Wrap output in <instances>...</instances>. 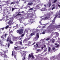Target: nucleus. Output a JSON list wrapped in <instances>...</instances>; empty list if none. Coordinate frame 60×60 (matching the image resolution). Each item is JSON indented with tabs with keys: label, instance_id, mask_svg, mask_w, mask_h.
Segmentation results:
<instances>
[{
	"label": "nucleus",
	"instance_id": "f257e3e1",
	"mask_svg": "<svg viewBox=\"0 0 60 60\" xmlns=\"http://www.w3.org/2000/svg\"><path fill=\"white\" fill-rule=\"evenodd\" d=\"M58 15H60V10H59V13L58 14H57H57H56V15H55V17L54 18V19H53L52 20V23L51 24H52V25L53 24H54V23H55V19L57 17V16ZM60 27V25H58L56 26H55L54 25H52V29H53V30H55V29H57V28H58L59 27Z\"/></svg>",
	"mask_w": 60,
	"mask_h": 60
},
{
	"label": "nucleus",
	"instance_id": "f03ea898",
	"mask_svg": "<svg viewBox=\"0 0 60 60\" xmlns=\"http://www.w3.org/2000/svg\"><path fill=\"white\" fill-rule=\"evenodd\" d=\"M5 53V52H4V51H3L2 53L1 52H0V56H3V55L4 56V57H6L7 56L4 54V53L5 54H6Z\"/></svg>",
	"mask_w": 60,
	"mask_h": 60
},
{
	"label": "nucleus",
	"instance_id": "7ed1b4c3",
	"mask_svg": "<svg viewBox=\"0 0 60 60\" xmlns=\"http://www.w3.org/2000/svg\"><path fill=\"white\" fill-rule=\"evenodd\" d=\"M17 32L19 34H21L23 33V30H19L17 31Z\"/></svg>",
	"mask_w": 60,
	"mask_h": 60
},
{
	"label": "nucleus",
	"instance_id": "20e7f679",
	"mask_svg": "<svg viewBox=\"0 0 60 60\" xmlns=\"http://www.w3.org/2000/svg\"><path fill=\"white\" fill-rule=\"evenodd\" d=\"M14 18V17H13V18L11 20H10L8 22V24L9 25H10V26L11 25V23H12V22L13 21V20Z\"/></svg>",
	"mask_w": 60,
	"mask_h": 60
},
{
	"label": "nucleus",
	"instance_id": "39448f33",
	"mask_svg": "<svg viewBox=\"0 0 60 60\" xmlns=\"http://www.w3.org/2000/svg\"><path fill=\"white\" fill-rule=\"evenodd\" d=\"M30 18H32L31 19H30V20H29V22H31V23H33L34 22V20L33 19V18H32V17L31 16H30Z\"/></svg>",
	"mask_w": 60,
	"mask_h": 60
},
{
	"label": "nucleus",
	"instance_id": "423d86ee",
	"mask_svg": "<svg viewBox=\"0 0 60 60\" xmlns=\"http://www.w3.org/2000/svg\"><path fill=\"white\" fill-rule=\"evenodd\" d=\"M39 33H37V34L35 38V39L36 40H38V38H39Z\"/></svg>",
	"mask_w": 60,
	"mask_h": 60
},
{
	"label": "nucleus",
	"instance_id": "0eeeda50",
	"mask_svg": "<svg viewBox=\"0 0 60 60\" xmlns=\"http://www.w3.org/2000/svg\"><path fill=\"white\" fill-rule=\"evenodd\" d=\"M30 39V38H27L26 39L24 40L23 41V42H26L27 41V40H29Z\"/></svg>",
	"mask_w": 60,
	"mask_h": 60
},
{
	"label": "nucleus",
	"instance_id": "6e6552de",
	"mask_svg": "<svg viewBox=\"0 0 60 60\" xmlns=\"http://www.w3.org/2000/svg\"><path fill=\"white\" fill-rule=\"evenodd\" d=\"M51 18L49 17H46L45 18H44L43 19L44 20H46V19H50Z\"/></svg>",
	"mask_w": 60,
	"mask_h": 60
},
{
	"label": "nucleus",
	"instance_id": "1a4fd4ad",
	"mask_svg": "<svg viewBox=\"0 0 60 60\" xmlns=\"http://www.w3.org/2000/svg\"><path fill=\"white\" fill-rule=\"evenodd\" d=\"M31 42L30 41H29V44H26V45H27V46H30V44H31Z\"/></svg>",
	"mask_w": 60,
	"mask_h": 60
},
{
	"label": "nucleus",
	"instance_id": "9d476101",
	"mask_svg": "<svg viewBox=\"0 0 60 60\" xmlns=\"http://www.w3.org/2000/svg\"><path fill=\"white\" fill-rule=\"evenodd\" d=\"M33 54L34 53H31V56L32 58H34V56H33Z\"/></svg>",
	"mask_w": 60,
	"mask_h": 60
},
{
	"label": "nucleus",
	"instance_id": "9b49d317",
	"mask_svg": "<svg viewBox=\"0 0 60 60\" xmlns=\"http://www.w3.org/2000/svg\"><path fill=\"white\" fill-rule=\"evenodd\" d=\"M49 1L50 2V3H49V7L51 5V1H50V0H49Z\"/></svg>",
	"mask_w": 60,
	"mask_h": 60
},
{
	"label": "nucleus",
	"instance_id": "f8f14e48",
	"mask_svg": "<svg viewBox=\"0 0 60 60\" xmlns=\"http://www.w3.org/2000/svg\"><path fill=\"white\" fill-rule=\"evenodd\" d=\"M41 11H44L46 10V8H44L41 9Z\"/></svg>",
	"mask_w": 60,
	"mask_h": 60
},
{
	"label": "nucleus",
	"instance_id": "ddd939ff",
	"mask_svg": "<svg viewBox=\"0 0 60 60\" xmlns=\"http://www.w3.org/2000/svg\"><path fill=\"white\" fill-rule=\"evenodd\" d=\"M55 34H56V36H57V37H58L59 36V34L57 32L55 33Z\"/></svg>",
	"mask_w": 60,
	"mask_h": 60
},
{
	"label": "nucleus",
	"instance_id": "4468645a",
	"mask_svg": "<svg viewBox=\"0 0 60 60\" xmlns=\"http://www.w3.org/2000/svg\"><path fill=\"white\" fill-rule=\"evenodd\" d=\"M55 45L56 46H56V47H59V45H58V44H57V43H56L55 44Z\"/></svg>",
	"mask_w": 60,
	"mask_h": 60
},
{
	"label": "nucleus",
	"instance_id": "2eb2a0df",
	"mask_svg": "<svg viewBox=\"0 0 60 60\" xmlns=\"http://www.w3.org/2000/svg\"><path fill=\"white\" fill-rule=\"evenodd\" d=\"M16 39H17V37H13V40H16Z\"/></svg>",
	"mask_w": 60,
	"mask_h": 60
},
{
	"label": "nucleus",
	"instance_id": "dca6fc26",
	"mask_svg": "<svg viewBox=\"0 0 60 60\" xmlns=\"http://www.w3.org/2000/svg\"><path fill=\"white\" fill-rule=\"evenodd\" d=\"M9 26H10L9 25L7 26H6V27H5V29H7V28H8V27H9Z\"/></svg>",
	"mask_w": 60,
	"mask_h": 60
},
{
	"label": "nucleus",
	"instance_id": "f3484780",
	"mask_svg": "<svg viewBox=\"0 0 60 60\" xmlns=\"http://www.w3.org/2000/svg\"><path fill=\"white\" fill-rule=\"evenodd\" d=\"M32 4V3H28V5H31V4Z\"/></svg>",
	"mask_w": 60,
	"mask_h": 60
},
{
	"label": "nucleus",
	"instance_id": "a211bd4d",
	"mask_svg": "<svg viewBox=\"0 0 60 60\" xmlns=\"http://www.w3.org/2000/svg\"><path fill=\"white\" fill-rule=\"evenodd\" d=\"M34 33H32L31 34L30 36H32V35H34Z\"/></svg>",
	"mask_w": 60,
	"mask_h": 60
},
{
	"label": "nucleus",
	"instance_id": "6ab92c4d",
	"mask_svg": "<svg viewBox=\"0 0 60 60\" xmlns=\"http://www.w3.org/2000/svg\"><path fill=\"white\" fill-rule=\"evenodd\" d=\"M52 42L54 43L55 41V40L54 39H52Z\"/></svg>",
	"mask_w": 60,
	"mask_h": 60
},
{
	"label": "nucleus",
	"instance_id": "aec40b11",
	"mask_svg": "<svg viewBox=\"0 0 60 60\" xmlns=\"http://www.w3.org/2000/svg\"><path fill=\"white\" fill-rule=\"evenodd\" d=\"M52 6H53V7H55V8H56V5H55V4H53L52 5Z\"/></svg>",
	"mask_w": 60,
	"mask_h": 60
},
{
	"label": "nucleus",
	"instance_id": "412c9836",
	"mask_svg": "<svg viewBox=\"0 0 60 60\" xmlns=\"http://www.w3.org/2000/svg\"><path fill=\"white\" fill-rule=\"evenodd\" d=\"M36 45L37 46H36V47H35V49H37V47H38V44H36Z\"/></svg>",
	"mask_w": 60,
	"mask_h": 60
},
{
	"label": "nucleus",
	"instance_id": "4be33fe9",
	"mask_svg": "<svg viewBox=\"0 0 60 60\" xmlns=\"http://www.w3.org/2000/svg\"><path fill=\"white\" fill-rule=\"evenodd\" d=\"M9 41H10V43H13V42L11 41V40H10Z\"/></svg>",
	"mask_w": 60,
	"mask_h": 60
},
{
	"label": "nucleus",
	"instance_id": "5701e85b",
	"mask_svg": "<svg viewBox=\"0 0 60 60\" xmlns=\"http://www.w3.org/2000/svg\"><path fill=\"white\" fill-rule=\"evenodd\" d=\"M1 39H4V36H2L1 37Z\"/></svg>",
	"mask_w": 60,
	"mask_h": 60
},
{
	"label": "nucleus",
	"instance_id": "b1692460",
	"mask_svg": "<svg viewBox=\"0 0 60 60\" xmlns=\"http://www.w3.org/2000/svg\"><path fill=\"white\" fill-rule=\"evenodd\" d=\"M20 13V12H19L18 13L17 15V16H19V15H20V14H19Z\"/></svg>",
	"mask_w": 60,
	"mask_h": 60
},
{
	"label": "nucleus",
	"instance_id": "393cba45",
	"mask_svg": "<svg viewBox=\"0 0 60 60\" xmlns=\"http://www.w3.org/2000/svg\"><path fill=\"white\" fill-rule=\"evenodd\" d=\"M17 9V8H12V11H14V9Z\"/></svg>",
	"mask_w": 60,
	"mask_h": 60
},
{
	"label": "nucleus",
	"instance_id": "a878e982",
	"mask_svg": "<svg viewBox=\"0 0 60 60\" xmlns=\"http://www.w3.org/2000/svg\"><path fill=\"white\" fill-rule=\"evenodd\" d=\"M15 4V2H12L11 4Z\"/></svg>",
	"mask_w": 60,
	"mask_h": 60
},
{
	"label": "nucleus",
	"instance_id": "bb28decb",
	"mask_svg": "<svg viewBox=\"0 0 60 60\" xmlns=\"http://www.w3.org/2000/svg\"><path fill=\"white\" fill-rule=\"evenodd\" d=\"M0 29H1L2 30H4V27L1 28Z\"/></svg>",
	"mask_w": 60,
	"mask_h": 60
},
{
	"label": "nucleus",
	"instance_id": "cd10ccee",
	"mask_svg": "<svg viewBox=\"0 0 60 60\" xmlns=\"http://www.w3.org/2000/svg\"><path fill=\"white\" fill-rule=\"evenodd\" d=\"M57 1V0H55L53 2L54 3H56V2Z\"/></svg>",
	"mask_w": 60,
	"mask_h": 60
},
{
	"label": "nucleus",
	"instance_id": "c85d7f7f",
	"mask_svg": "<svg viewBox=\"0 0 60 60\" xmlns=\"http://www.w3.org/2000/svg\"><path fill=\"white\" fill-rule=\"evenodd\" d=\"M14 52H13V51L12 52V56H13V55L14 54Z\"/></svg>",
	"mask_w": 60,
	"mask_h": 60
},
{
	"label": "nucleus",
	"instance_id": "c756f323",
	"mask_svg": "<svg viewBox=\"0 0 60 60\" xmlns=\"http://www.w3.org/2000/svg\"><path fill=\"white\" fill-rule=\"evenodd\" d=\"M33 10V8H30V9H29L28 10V11H30V10Z\"/></svg>",
	"mask_w": 60,
	"mask_h": 60
},
{
	"label": "nucleus",
	"instance_id": "7c9ffc66",
	"mask_svg": "<svg viewBox=\"0 0 60 60\" xmlns=\"http://www.w3.org/2000/svg\"><path fill=\"white\" fill-rule=\"evenodd\" d=\"M20 42V44H21V45L22 44V42L21 41H20L19 42Z\"/></svg>",
	"mask_w": 60,
	"mask_h": 60
},
{
	"label": "nucleus",
	"instance_id": "2f4dec72",
	"mask_svg": "<svg viewBox=\"0 0 60 60\" xmlns=\"http://www.w3.org/2000/svg\"><path fill=\"white\" fill-rule=\"evenodd\" d=\"M56 8L55 7H53L52 9V10H54V9L55 8Z\"/></svg>",
	"mask_w": 60,
	"mask_h": 60
},
{
	"label": "nucleus",
	"instance_id": "473e14b6",
	"mask_svg": "<svg viewBox=\"0 0 60 60\" xmlns=\"http://www.w3.org/2000/svg\"><path fill=\"white\" fill-rule=\"evenodd\" d=\"M6 35H7V34H5V36H4V37H5V38H6Z\"/></svg>",
	"mask_w": 60,
	"mask_h": 60
},
{
	"label": "nucleus",
	"instance_id": "72a5a7b5",
	"mask_svg": "<svg viewBox=\"0 0 60 60\" xmlns=\"http://www.w3.org/2000/svg\"><path fill=\"white\" fill-rule=\"evenodd\" d=\"M23 58H24V59H22V60H25V57H24Z\"/></svg>",
	"mask_w": 60,
	"mask_h": 60
},
{
	"label": "nucleus",
	"instance_id": "f704fd0d",
	"mask_svg": "<svg viewBox=\"0 0 60 60\" xmlns=\"http://www.w3.org/2000/svg\"><path fill=\"white\" fill-rule=\"evenodd\" d=\"M50 50V48L49 47V51Z\"/></svg>",
	"mask_w": 60,
	"mask_h": 60
},
{
	"label": "nucleus",
	"instance_id": "c9c22d12",
	"mask_svg": "<svg viewBox=\"0 0 60 60\" xmlns=\"http://www.w3.org/2000/svg\"><path fill=\"white\" fill-rule=\"evenodd\" d=\"M0 45L1 46V47H2V46H4V45H3V44H1Z\"/></svg>",
	"mask_w": 60,
	"mask_h": 60
},
{
	"label": "nucleus",
	"instance_id": "e433bc0d",
	"mask_svg": "<svg viewBox=\"0 0 60 60\" xmlns=\"http://www.w3.org/2000/svg\"><path fill=\"white\" fill-rule=\"evenodd\" d=\"M14 56L15 58H16V55H14Z\"/></svg>",
	"mask_w": 60,
	"mask_h": 60
},
{
	"label": "nucleus",
	"instance_id": "4c0bfd02",
	"mask_svg": "<svg viewBox=\"0 0 60 60\" xmlns=\"http://www.w3.org/2000/svg\"><path fill=\"white\" fill-rule=\"evenodd\" d=\"M29 57H31V55L30 54H29Z\"/></svg>",
	"mask_w": 60,
	"mask_h": 60
},
{
	"label": "nucleus",
	"instance_id": "58836bf2",
	"mask_svg": "<svg viewBox=\"0 0 60 60\" xmlns=\"http://www.w3.org/2000/svg\"><path fill=\"white\" fill-rule=\"evenodd\" d=\"M49 38H48L46 39V41H49Z\"/></svg>",
	"mask_w": 60,
	"mask_h": 60
},
{
	"label": "nucleus",
	"instance_id": "ea45409f",
	"mask_svg": "<svg viewBox=\"0 0 60 60\" xmlns=\"http://www.w3.org/2000/svg\"><path fill=\"white\" fill-rule=\"evenodd\" d=\"M23 52H24V53H23V55L24 54V53H26V51H24Z\"/></svg>",
	"mask_w": 60,
	"mask_h": 60
},
{
	"label": "nucleus",
	"instance_id": "a19ab883",
	"mask_svg": "<svg viewBox=\"0 0 60 60\" xmlns=\"http://www.w3.org/2000/svg\"><path fill=\"white\" fill-rule=\"evenodd\" d=\"M6 17L7 18H9V16L7 15V16H6Z\"/></svg>",
	"mask_w": 60,
	"mask_h": 60
},
{
	"label": "nucleus",
	"instance_id": "79ce46f5",
	"mask_svg": "<svg viewBox=\"0 0 60 60\" xmlns=\"http://www.w3.org/2000/svg\"><path fill=\"white\" fill-rule=\"evenodd\" d=\"M24 34H22L21 36V37H23V36H24Z\"/></svg>",
	"mask_w": 60,
	"mask_h": 60
},
{
	"label": "nucleus",
	"instance_id": "37998d69",
	"mask_svg": "<svg viewBox=\"0 0 60 60\" xmlns=\"http://www.w3.org/2000/svg\"><path fill=\"white\" fill-rule=\"evenodd\" d=\"M8 47H9L10 46V44L8 43Z\"/></svg>",
	"mask_w": 60,
	"mask_h": 60
},
{
	"label": "nucleus",
	"instance_id": "c03bdc74",
	"mask_svg": "<svg viewBox=\"0 0 60 60\" xmlns=\"http://www.w3.org/2000/svg\"><path fill=\"white\" fill-rule=\"evenodd\" d=\"M52 49L53 50H55V47H53L52 48Z\"/></svg>",
	"mask_w": 60,
	"mask_h": 60
},
{
	"label": "nucleus",
	"instance_id": "a18cd8bd",
	"mask_svg": "<svg viewBox=\"0 0 60 60\" xmlns=\"http://www.w3.org/2000/svg\"><path fill=\"white\" fill-rule=\"evenodd\" d=\"M42 34H45V32H43L42 33Z\"/></svg>",
	"mask_w": 60,
	"mask_h": 60
},
{
	"label": "nucleus",
	"instance_id": "49530a36",
	"mask_svg": "<svg viewBox=\"0 0 60 60\" xmlns=\"http://www.w3.org/2000/svg\"><path fill=\"white\" fill-rule=\"evenodd\" d=\"M15 49H17V47H15Z\"/></svg>",
	"mask_w": 60,
	"mask_h": 60
},
{
	"label": "nucleus",
	"instance_id": "de8ad7c7",
	"mask_svg": "<svg viewBox=\"0 0 60 60\" xmlns=\"http://www.w3.org/2000/svg\"><path fill=\"white\" fill-rule=\"evenodd\" d=\"M37 51H38V52H39V51H40V50L38 49L37 50Z\"/></svg>",
	"mask_w": 60,
	"mask_h": 60
},
{
	"label": "nucleus",
	"instance_id": "09e8293b",
	"mask_svg": "<svg viewBox=\"0 0 60 60\" xmlns=\"http://www.w3.org/2000/svg\"><path fill=\"white\" fill-rule=\"evenodd\" d=\"M53 14V12H51V14Z\"/></svg>",
	"mask_w": 60,
	"mask_h": 60
},
{
	"label": "nucleus",
	"instance_id": "8fccbe9b",
	"mask_svg": "<svg viewBox=\"0 0 60 60\" xmlns=\"http://www.w3.org/2000/svg\"><path fill=\"white\" fill-rule=\"evenodd\" d=\"M47 49H46V50H44V51H45H45H47Z\"/></svg>",
	"mask_w": 60,
	"mask_h": 60
},
{
	"label": "nucleus",
	"instance_id": "3c124183",
	"mask_svg": "<svg viewBox=\"0 0 60 60\" xmlns=\"http://www.w3.org/2000/svg\"><path fill=\"white\" fill-rule=\"evenodd\" d=\"M43 45L45 47H46V46L44 44H43Z\"/></svg>",
	"mask_w": 60,
	"mask_h": 60
},
{
	"label": "nucleus",
	"instance_id": "603ef678",
	"mask_svg": "<svg viewBox=\"0 0 60 60\" xmlns=\"http://www.w3.org/2000/svg\"><path fill=\"white\" fill-rule=\"evenodd\" d=\"M58 5L59 6V7L60 8V5L59 4H58Z\"/></svg>",
	"mask_w": 60,
	"mask_h": 60
},
{
	"label": "nucleus",
	"instance_id": "864d4df0",
	"mask_svg": "<svg viewBox=\"0 0 60 60\" xmlns=\"http://www.w3.org/2000/svg\"><path fill=\"white\" fill-rule=\"evenodd\" d=\"M58 18H60V16H59L58 17Z\"/></svg>",
	"mask_w": 60,
	"mask_h": 60
},
{
	"label": "nucleus",
	"instance_id": "5fc2aeb1",
	"mask_svg": "<svg viewBox=\"0 0 60 60\" xmlns=\"http://www.w3.org/2000/svg\"><path fill=\"white\" fill-rule=\"evenodd\" d=\"M45 27V26H44L43 27V28H44V27Z\"/></svg>",
	"mask_w": 60,
	"mask_h": 60
},
{
	"label": "nucleus",
	"instance_id": "6e6d98bb",
	"mask_svg": "<svg viewBox=\"0 0 60 60\" xmlns=\"http://www.w3.org/2000/svg\"><path fill=\"white\" fill-rule=\"evenodd\" d=\"M41 48L42 49H43L44 47H42Z\"/></svg>",
	"mask_w": 60,
	"mask_h": 60
},
{
	"label": "nucleus",
	"instance_id": "4d7b16f0",
	"mask_svg": "<svg viewBox=\"0 0 60 60\" xmlns=\"http://www.w3.org/2000/svg\"><path fill=\"white\" fill-rule=\"evenodd\" d=\"M44 6H45V7H46V5H45Z\"/></svg>",
	"mask_w": 60,
	"mask_h": 60
},
{
	"label": "nucleus",
	"instance_id": "13d9d810",
	"mask_svg": "<svg viewBox=\"0 0 60 60\" xmlns=\"http://www.w3.org/2000/svg\"><path fill=\"white\" fill-rule=\"evenodd\" d=\"M44 41V39L42 40V41Z\"/></svg>",
	"mask_w": 60,
	"mask_h": 60
},
{
	"label": "nucleus",
	"instance_id": "bf43d9fd",
	"mask_svg": "<svg viewBox=\"0 0 60 60\" xmlns=\"http://www.w3.org/2000/svg\"><path fill=\"white\" fill-rule=\"evenodd\" d=\"M35 43V42H34V43H33V44L32 45H34V44Z\"/></svg>",
	"mask_w": 60,
	"mask_h": 60
},
{
	"label": "nucleus",
	"instance_id": "052dcab7",
	"mask_svg": "<svg viewBox=\"0 0 60 60\" xmlns=\"http://www.w3.org/2000/svg\"><path fill=\"white\" fill-rule=\"evenodd\" d=\"M2 19H0V21H2Z\"/></svg>",
	"mask_w": 60,
	"mask_h": 60
},
{
	"label": "nucleus",
	"instance_id": "680f3d73",
	"mask_svg": "<svg viewBox=\"0 0 60 60\" xmlns=\"http://www.w3.org/2000/svg\"><path fill=\"white\" fill-rule=\"evenodd\" d=\"M39 23H40V24H41V25H42V24L41 23V22H40Z\"/></svg>",
	"mask_w": 60,
	"mask_h": 60
},
{
	"label": "nucleus",
	"instance_id": "e2e57ef3",
	"mask_svg": "<svg viewBox=\"0 0 60 60\" xmlns=\"http://www.w3.org/2000/svg\"><path fill=\"white\" fill-rule=\"evenodd\" d=\"M41 21H42V19H41V21H40V22H41Z\"/></svg>",
	"mask_w": 60,
	"mask_h": 60
},
{
	"label": "nucleus",
	"instance_id": "0e129e2a",
	"mask_svg": "<svg viewBox=\"0 0 60 60\" xmlns=\"http://www.w3.org/2000/svg\"><path fill=\"white\" fill-rule=\"evenodd\" d=\"M9 39V37H8V40Z\"/></svg>",
	"mask_w": 60,
	"mask_h": 60
},
{
	"label": "nucleus",
	"instance_id": "69168bd1",
	"mask_svg": "<svg viewBox=\"0 0 60 60\" xmlns=\"http://www.w3.org/2000/svg\"><path fill=\"white\" fill-rule=\"evenodd\" d=\"M7 41H9V40H7Z\"/></svg>",
	"mask_w": 60,
	"mask_h": 60
},
{
	"label": "nucleus",
	"instance_id": "338daca9",
	"mask_svg": "<svg viewBox=\"0 0 60 60\" xmlns=\"http://www.w3.org/2000/svg\"><path fill=\"white\" fill-rule=\"evenodd\" d=\"M28 7H29V8H30V7H29V6H28Z\"/></svg>",
	"mask_w": 60,
	"mask_h": 60
},
{
	"label": "nucleus",
	"instance_id": "774afa93",
	"mask_svg": "<svg viewBox=\"0 0 60 60\" xmlns=\"http://www.w3.org/2000/svg\"><path fill=\"white\" fill-rule=\"evenodd\" d=\"M34 47H36V45H34Z\"/></svg>",
	"mask_w": 60,
	"mask_h": 60
}]
</instances>
